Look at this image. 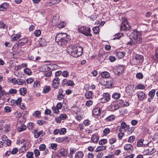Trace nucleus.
Segmentation results:
<instances>
[{
  "label": "nucleus",
  "mask_w": 158,
  "mask_h": 158,
  "mask_svg": "<svg viewBox=\"0 0 158 158\" xmlns=\"http://www.w3.org/2000/svg\"><path fill=\"white\" fill-rule=\"evenodd\" d=\"M70 36L65 33L58 34L55 37V40L60 46L65 45L70 40Z\"/></svg>",
  "instance_id": "obj_1"
},
{
  "label": "nucleus",
  "mask_w": 158,
  "mask_h": 158,
  "mask_svg": "<svg viewBox=\"0 0 158 158\" xmlns=\"http://www.w3.org/2000/svg\"><path fill=\"white\" fill-rule=\"evenodd\" d=\"M67 51L70 55L77 57L82 54L83 48L81 46L71 45L68 48Z\"/></svg>",
  "instance_id": "obj_2"
},
{
  "label": "nucleus",
  "mask_w": 158,
  "mask_h": 158,
  "mask_svg": "<svg viewBox=\"0 0 158 158\" xmlns=\"http://www.w3.org/2000/svg\"><path fill=\"white\" fill-rule=\"evenodd\" d=\"M131 37L134 41V43H140L142 38L140 33L136 30H134L131 34Z\"/></svg>",
  "instance_id": "obj_3"
},
{
  "label": "nucleus",
  "mask_w": 158,
  "mask_h": 158,
  "mask_svg": "<svg viewBox=\"0 0 158 158\" xmlns=\"http://www.w3.org/2000/svg\"><path fill=\"white\" fill-rule=\"evenodd\" d=\"M144 60L143 56L136 54L135 57L133 58L131 61V64L132 65L135 64H142Z\"/></svg>",
  "instance_id": "obj_4"
},
{
  "label": "nucleus",
  "mask_w": 158,
  "mask_h": 158,
  "mask_svg": "<svg viewBox=\"0 0 158 158\" xmlns=\"http://www.w3.org/2000/svg\"><path fill=\"white\" fill-rule=\"evenodd\" d=\"M78 31L80 32L83 34L85 36H91L92 35L90 34V28L87 27H81L78 28Z\"/></svg>",
  "instance_id": "obj_5"
},
{
  "label": "nucleus",
  "mask_w": 158,
  "mask_h": 158,
  "mask_svg": "<svg viewBox=\"0 0 158 158\" xmlns=\"http://www.w3.org/2000/svg\"><path fill=\"white\" fill-rule=\"evenodd\" d=\"M130 28V27L127 23V20H124L123 21L120 26L121 31H127Z\"/></svg>",
  "instance_id": "obj_6"
},
{
  "label": "nucleus",
  "mask_w": 158,
  "mask_h": 158,
  "mask_svg": "<svg viewBox=\"0 0 158 158\" xmlns=\"http://www.w3.org/2000/svg\"><path fill=\"white\" fill-rule=\"evenodd\" d=\"M110 99V95L108 93H105L103 94L102 97L101 98V102L102 103H105L109 101Z\"/></svg>",
  "instance_id": "obj_7"
},
{
  "label": "nucleus",
  "mask_w": 158,
  "mask_h": 158,
  "mask_svg": "<svg viewBox=\"0 0 158 158\" xmlns=\"http://www.w3.org/2000/svg\"><path fill=\"white\" fill-rule=\"evenodd\" d=\"M62 83L63 86L66 85L69 86H73L74 85L73 81L68 80L66 79H64L62 81Z\"/></svg>",
  "instance_id": "obj_8"
},
{
  "label": "nucleus",
  "mask_w": 158,
  "mask_h": 158,
  "mask_svg": "<svg viewBox=\"0 0 158 158\" xmlns=\"http://www.w3.org/2000/svg\"><path fill=\"white\" fill-rule=\"evenodd\" d=\"M67 154V152L66 149L61 148L59 150L57 153L56 156L59 157L65 156Z\"/></svg>",
  "instance_id": "obj_9"
},
{
  "label": "nucleus",
  "mask_w": 158,
  "mask_h": 158,
  "mask_svg": "<svg viewBox=\"0 0 158 158\" xmlns=\"http://www.w3.org/2000/svg\"><path fill=\"white\" fill-rule=\"evenodd\" d=\"M119 108V106L117 104H114V103H112L107 107L108 110L110 111H114Z\"/></svg>",
  "instance_id": "obj_10"
},
{
  "label": "nucleus",
  "mask_w": 158,
  "mask_h": 158,
  "mask_svg": "<svg viewBox=\"0 0 158 158\" xmlns=\"http://www.w3.org/2000/svg\"><path fill=\"white\" fill-rule=\"evenodd\" d=\"M67 118V115L66 114H61L59 116L57 117L55 119L56 121L58 123H60L62 120L65 119Z\"/></svg>",
  "instance_id": "obj_11"
},
{
  "label": "nucleus",
  "mask_w": 158,
  "mask_h": 158,
  "mask_svg": "<svg viewBox=\"0 0 158 158\" xmlns=\"http://www.w3.org/2000/svg\"><path fill=\"white\" fill-rule=\"evenodd\" d=\"M134 85H128L126 89V91L127 93L129 95L132 94V92L134 91Z\"/></svg>",
  "instance_id": "obj_12"
},
{
  "label": "nucleus",
  "mask_w": 158,
  "mask_h": 158,
  "mask_svg": "<svg viewBox=\"0 0 158 158\" xmlns=\"http://www.w3.org/2000/svg\"><path fill=\"white\" fill-rule=\"evenodd\" d=\"M59 81L58 80V78L56 77L52 81V87L55 89H56L58 88L59 86Z\"/></svg>",
  "instance_id": "obj_13"
},
{
  "label": "nucleus",
  "mask_w": 158,
  "mask_h": 158,
  "mask_svg": "<svg viewBox=\"0 0 158 158\" xmlns=\"http://www.w3.org/2000/svg\"><path fill=\"white\" fill-rule=\"evenodd\" d=\"M9 6V4L6 2H4L0 5V11H6Z\"/></svg>",
  "instance_id": "obj_14"
},
{
  "label": "nucleus",
  "mask_w": 158,
  "mask_h": 158,
  "mask_svg": "<svg viewBox=\"0 0 158 158\" xmlns=\"http://www.w3.org/2000/svg\"><path fill=\"white\" fill-rule=\"evenodd\" d=\"M124 66L123 65H120L117 68L116 70L118 75H120L124 71Z\"/></svg>",
  "instance_id": "obj_15"
},
{
  "label": "nucleus",
  "mask_w": 158,
  "mask_h": 158,
  "mask_svg": "<svg viewBox=\"0 0 158 158\" xmlns=\"http://www.w3.org/2000/svg\"><path fill=\"white\" fill-rule=\"evenodd\" d=\"M100 108L99 107L94 108L92 111V114L94 115L98 116L100 114Z\"/></svg>",
  "instance_id": "obj_16"
},
{
  "label": "nucleus",
  "mask_w": 158,
  "mask_h": 158,
  "mask_svg": "<svg viewBox=\"0 0 158 158\" xmlns=\"http://www.w3.org/2000/svg\"><path fill=\"white\" fill-rule=\"evenodd\" d=\"M138 98L141 100H143L145 98V94L143 92L139 91L137 92Z\"/></svg>",
  "instance_id": "obj_17"
},
{
  "label": "nucleus",
  "mask_w": 158,
  "mask_h": 158,
  "mask_svg": "<svg viewBox=\"0 0 158 158\" xmlns=\"http://www.w3.org/2000/svg\"><path fill=\"white\" fill-rule=\"evenodd\" d=\"M99 139V137L96 134H94L92 135L91 138V140L92 142L94 143H97Z\"/></svg>",
  "instance_id": "obj_18"
},
{
  "label": "nucleus",
  "mask_w": 158,
  "mask_h": 158,
  "mask_svg": "<svg viewBox=\"0 0 158 158\" xmlns=\"http://www.w3.org/2000/svg\"><path fill=\"white\" fill-rule=\"evenodd\" d=\"M124 148L125 150L128 151L129 152H130L132 151L133 147L131 144H127L125 145Z\"/></svg>",
  "instance_id": "obj_19"
},
{
  "label": "nucleus",
  "mask_w": 158,
  "mask_h": 158,
  "mask_svg": "<svg viewBox=\"0 0 158 158\" xmlns=\"http://www.w3.org/2000/svg\"><path fill=\"white\" fill-rule=\"evenodd\" d=\"M28 40L27 38H23L18 42L20 46L23 45L28 42Z\"/></svg>",
  "instance_id": "obj_20"
},
{
  "label": "nucleus",
  "mask_w": 158,
  "mask_h": 158,
  "mask_svg": "<svg viewBox=\"0 0 158 158\" xmlns=\"http://www.w3.org/2000/svg\"><path fill=\"white\" fill-rule=\"evenodd\" d=\"M19 92L21 95L24 96L27 93V90L25 88L23 87L20 89Z\"/></svg>",
  "instance_id": "obj_21"
},
{
  "label": "nucleus",
  "mask_w": 158,
  "mask_h": 158,
  "mask_svg": "<svg viewBox=\"0 0 158 158\" xmlns=\"http://www.w3.org/2000/svg\"><path fill=\"white\" fill-rule=\"evenodd\" d=\"M84 154L83 152L81 151L77 152L75 155V158H82Z\"/></svg>",
  "instance_id": "obj_22"
},
{
  "label": "nucleus",
  "mask_w": 158,
  "mask_h": 158,
  "mask_svg": "<svg viewBox=\"0 0 158 158\" xmlns=\"http://www.w3.org/2000/svg\"><path fill=\"white\" fill-rule=\"evenodd\" d=\"M67 139V136H65L64 137H58L56 139V141L57 143H61L66 140Z\"/></svg>",
  "instance_id": "obj_23"
},
{
  "label": "nucleus",
  "mask_w": 158,
  "mask_h": 158,
  "mask_svg": "<svg viewBox=\"0 0 158 158\" xmlns=\"http://www.w3.org/2000/svg\"><path fill=\"white\" fill-rule=\"evenodd\" d=\"M92 93L91 91H88L87 92L85 95V98L87 99H89L92 98Z\"/></svg>",
  "instance_id": "obj_24"
},
{
  "label": "nucleus",
  "mask_w": 158,
  "mask_h": 158,
  "mask_svg": "<svg viewBox=\"0 0 158 158\" xmlns=\"http://www.w3.org/2000/svg\"><path fill=\"white\" fill-rule=\"evenodd\" d=\"M106 83L104 85L111 86L113 85V79L111 78H108V80L106 81Z\"/></svg>",
  "instance_id": "obj_25"
},
{
  "label": "nucleus",
  "mask_w": 158,
  "mask_h": 158,
  "mask_svg": "<svg viewBox=\"0 0 158 158\" xmlns=\"http://www.w3.org/2000/svg\"><path fill=\"white\" fill-rule=\"evenodd\" d=\"M45 133L44 132L43 130H41L38 132L37 134H35L34 135V137L36 138H37L40 136L41 135H42V136H43L44 135H45Z\"/></svg>",
  "instance_id": "obj_26"
},
{
  "label": "nucleus",
  "mask_w": 158,
  "mask_h": 158,
  "mask_svg": "<svg viewBox=\"0 0 158 158\" xmlns=\"http://www.w3.org/2000/svg\"><path fill=\"white\" fill-rule=\"evenodd\" d=\"M146 111L147 113H152L154 112V107L152 106H148L146 108Z\"/></svg>",
  "instance_id": "obj_27"
},
{
  "label": "nucleus",
  "mask_w": 158,
  "mask_h": 158,
  "mask_svg": "<svg viewBox=\"0 0 158 158\" xmlns=\"http://www.w3.org/2000/svg\"><path fill=\"white\" fill-rule=\"evenodd\" d=\"M101 76L103 78H107L109 77L110 74L107 72H104L101 73Z\"/></svg>",
  "instance_id": "obj_28"
},
{
  "label": "nucleus",
  "mask_w": 158,
  "mask_h": 158,
  "mask_svg": "<svg viewBox=\"0 0 158 158\" xmlns=\"http://www.w3.org/2000/svg\"><path fill=\"white\" fill-rule=\"evenodd\" d=\"M51 90L50 86H44L43 93H48Z\"/></svg>",
  "instance_id": "obj_29"
},
{
  "label": "nucleus",
  "mask_w": 158,
  "mask_h": 158,
  "mask_svg": "<svg viewBox=\"0 0 158 158\" xmlns=\"http://www.w3.org/2000/svg\"><path fill=\"white\" fill-rule=\"evenodd\" d=\"M106 147L105 146H98L97 147V149H96L95 152H98L103 151L106 149Z\"/></svg>",
  "instance_id": "obj_30"
},
{
  "label": "nucleus",
  "mask_w": 158,
  "mask_h": 158,
  "mask_svg": "<svg viewBox=\"0 0 158 158\" xmlns=\"http://www.w3.org/2000/svg\"><path fill=\"white\" fill-rule=\"evenodd\" d=\"M26 129V126L25 125H22L18 128L17 130L19 132H21L25 130Z\"/></svg>",
  "instance_id": "obj_31"
},
{
  "label": "nucleus",
  "mask_w": 158,
  "mask_h": 158,
  "mask_svg": "<svg viewBox=\"0 0 158 158\" xmlns=\"http://www.w3.org/2000/svg\"><path fill=\"white\" fill-rule=\"evenodd\" d=\"M25 83V81L24 80L21 78H19L17 79L16 84L19 85H22Z\"/></svg>",
  "instance_id": "obj_32"
},
{
  "label": "nucleus",
  "mask_w": 158,
  "mask_h": 158,
  "mask_svg": "<svg viewBox=\"0 0 158 158\" xmlns=\"http://www.w3.org/2000/svg\"><path fill=\"white\" fill-rule=\"evenodd\" d=\"M24 72L28 75H30L31 74V70L28 68H25L23 70Z\"/></svg>",
  "instance_id": "obj_33"
},
{
  "label": "nucleus",
  "mask_w": 158,
  "mask_h": 158,
  "mask_svg": "<svg viewBox=\"0 0 158 158\" xmlns=\"http://www.w3.org/2000/svg\"><path fill=\"white\" fill-rule=\"evenodd\" d=\"M120 96V94L119 93H115L112 95V97L115 99H118Z\"/></svg>",
  "instance_id": "obj_34"
},
{
  "label": "nucleus",
  "mask_w": 158,
  "mask_h": 158,
  "mask_svg": "<svg viewBox=\"0 0 158 158\" xmlns=\"http://www.w3.org/2000/svg\"><path fill=\"white\" fill-rule=\"evenodd\" d=\"M122 35L123 34L122 33H117L114 36V37L113 38V40H114L119 39Z\"/></svg>",
  "instance_id": "obj_35"
},
{
  "label": "nucleus",
  "mask_w": 158,
  "mask_h": 158,
  "mask_svg": "<svg viewBox=\"0 0 158 158\" xmlns=\"http://www.w3.org/2000/svg\"><path fill=\"white\" fill-rule=\"evenodd\" d=\"M20 36L18 34H14L12 36L11 38L12 40L13 41H17L19 37Z\"/></svg>",
  "instance_id": "obj_36"
},
{
  "label": "nucleus",
  "mask_w": 158,
  "mask_h": 158,
  "mask_svg": "<svg viewBox=\"0 0 158 158\" xmlns=\"http://www.w3.org/2000/svg\"><path fill=\"white\" fill-rule=\"evenodd\" d=\"M115 118V116L113 115H111L105 119L106 121H110L114 119Z\"/></svg>",
  "instance_id": "obj_37"
},
{
  "label": "nucleus",
  "mask_w": 158,
  "mask_h": 158,
  "mask_svg": "<svg viewBox=\"0 0 158 158\" xmlns=\"http://www.w3.org/2000/svg\"><path fill=\"white\" fill-rule=\"evenodd\" d=\"M64 95L63 94L60 92H59L57 96V99L59 100H61L62 99L64 98Z\"/></svg>",
  "instance_id": "obj_38"
},
{
  "label": "nucleus",
  "mask_w": 158,
  "mask_h": 158,
  "mask_svg": "<svg viewBox=\"0 0 158 158\" xmlns=\"http://www.w3.org/2000/svg\"><path fill=\"white\" fill-rule=\"evenodd\" d=\"M156 91L154 89H152L149 93L148 95L151 98H153L155 94Z\"/></svg>",
  "instance_id": "obj_39"
},
{
  "label": "nucleus",
  "mask_w": 158,
  "mask_h": 158,
  "mask_svg": "<svg viewBox=\"0 0 158 158\" xmlns=\"http://www.w3.org/2000/svg\"><path fill=\"white\" fill-rule=\"evenodd\" d=\"M40 46L43 47L46 45L47 44L46 41L44 39H41L40 42Z\"/></svg>",
  "instance_id": "obj_40"
},
{
  "label": "nucleus",
  "mask_w": 158,
  "mask_h": 158,
  "mask_svg": "<svg viewBox=\"0 0 158 158\" xmlns=\"http://www.w3.org/2000/svg\"><path fill=\"white\" fill-rule=\"evenodd\" d=\"M93 31L94 33L98 34L99 32V28L98 27H95L93 28Z\"/></svg>",
  "instance_id": "obj_41"
},
{
  "label": "nucleus",
  "mask_w": 158,
  "mask_h": 158,
  "mask_svg": "<svg viewBox=\"0 0 158 158\" xmlns=\"http://www.w3.org/2000/svg\"><path fill=\"white\" fill-rule=\"evenodd\" d=\"M34 154L32 152H28L26 155L27 158H34Z\"/></svg>",
  "instance_id": "obj_42"
},
{
  "label": "nucleus",
  "mask_w": 158,
  "mask_h": 158,
  "mask_svg": "<svg viewBox=\"0 0 158 158\" xmlns=\"http://www.w3.org/2000/svg\"><path fill=\"white\" fill-rule=\"evenodd\" d=\"M10 130V125L8 124L6 125L5 127V131L6 132H8Z\"/></svg>",
  "instance_id": "obj_43"
},
{
  "label": "nucleus",
  "mask_w": 158,
  "mask_h": 158,
  "mask_svg": "<svg viewBox=\"0 0 158 158\" xmlns=\"http://www.w3.org/2000/svg\"><path fill=\"white\" fill-rule=\"evenodd\" d=\"M5 111L6 113H9L12 110V108L8 106H6L4 107Z\"/></svg>",
  "instance_id": "obj_44"
},
{
  "label": "nucleus",
  "mask_w": 158,
  "mask_h": 158,
  "mask_svg": "<svg viewBox=\"0 0 158 158\" xmlns=\"http://www.w3.org/2000/svg\"><path fill=\"white\" fill-rule=\"evenodd\" d=\"M46 148V145L44 144H42L40 145L39 149L41 151H44L45 149Z\"/></svg>",
  "instance_id": "obj_45"
},
{
  "label": "nucleus",
  "mask_w": 158,
  "mask_h": 158,
  "mask_svg": "<svg viewBox=\"0 0 158 158\" xmlns=\"http://www.w3.org/2000/svg\"><path fill=\"white\" fill-rule=\"evenodd\" d=\"M136 88L138 89H145V86L141 84L137 85L136 86Z\"/></svg>",
  "instance_id": "obj_46"
},
{
  "label": "nucleus",
  "mask_w": 158,
  "mask_h": 158,
  "mask_svg": "<svg viewBox=\"0 0 158 158\" xmlns=\"http://www.w3.org/2000/svg\"><path fill=\"white\" fill-rule=\"evenodd\" d=\"M143 139H140L138 141L137 145L138 147H141L143 144Z\"/></svg>",
  "instance_id": "obj_47"
},
{
  "label": "nucleus",
  "mask_w": 158,
  "mask_h": 158,
  "mask_svg": "<svg viewBox=\"0 0 158 158\" xmlns=\"http://www.w3.org/2000/svg\"><path fill=\"white\" fill-rule=\"evenodd\" d=\"M28 145L27 146V145L25 144H24L21 147V149L22 151L23 152L27 151L28 149Z\"/></svg>",
  "instance_id": "obj_48"
},
{
  "label": "nucleus",
  "mask_w": 158,
  "mask_h": 158,
  "mask_svg": "<svg viewBox=\"0 0 158 158\" xmlns=\"http://www.w3.org/2000/svg\"><path fill=\"white\" fill-rule=\"evenodd\" d=\"M124 56V54L122 52H119L117 53V56L120 59L123 58Z\"/></svg>",
  "instance_id": "obj_49"
},
{
  "label": "nucleus",
  "mask_w": 158,
  "mask_h": 158,
  "mask_svg": "<svg viewBox=\"0 0 158 158\" xmlns=\"http://www.w3.org/2000/svg\"><path fill=\"white\" fill-rule=\"evenodd\" d=\"M34 124L32 122H30L27 124V127L28 129H31L34 127Z\"/></svg>",
  "instance_id": "obj_50"
},
{
  "label": "nucleus",
  "mask_w": 158,
  "mask_h": 158,
  "mask_svg": "<svg viewBox=\"0 0 158 158\" xmlns=\"http://www.w3.org/2000/svg\"><path fill=\"white\" fill-rule=\"evenodd\" d=\"M66 132V129L65 128H62L60 130V135H64Z\"/></svg>",
  "instance_id": "obj_51"
},
{
  "label": "nucleus",
  "mask_w": 158,
  "mask_h": 158,
  "mask_svg": "<svg viewBox=\"0 0 158 158\" xmlns=\"http://www.w3.org/2000/svg\"><path fill=\"white\" fill-rule=\"evenodd\" d=\"M136 77L137 78L142 79L143 77V75L142 73L139 72L136 74Z\"/></svg>",
  "instance_id": "obj_52"
},
{
  "label": "nucleus",
  "mask_w": 158,
  "mask_h": 158,
  "mask_svg": "<svg viewBox=\"0 0 158 158\" xmlns=\"http://www.w3.org/2000/svg\"><path fill=\"white\" fill-rule=\"evenodd\" d=\"M110 129L108 128H106L103 131V134L104 135H106L110 132Z\"/></svg>",
  "instance_id": "obj_53"
},
{
  "label": "nucleus",
  "mask_w": 158,
  "mask_h": 158,
  "mask_svg": "<svg viewBox=\"0 0 158 158\" xmlns=\"http://www.w3.org/2000/svg\"><path fill=\"white\" fill-rule=\"evenodd\" d=\"M107 139H103L100 140L99 142V144L100 145H103L106 143L107 142Z\"/></svg>",
  "instance_id": "obj_54"
},
{
  "label": "nucleus",
  "mask_w": 158,
  "mask_h": 158,
  "mask_svg": "<svg viewBox=\"0 0 158 158\" xmlns=\"http://www.w3.org/2000/svg\"><path fill=\"white\" fill-rule=\"evenodd\" d=\"M120 126L123 129H125L126 128H128L129 126L127 125L126 123L123 122L121 124Z\"/></svg>",
  "instance_id": "obj_55"
},
{
  "label": "nucleus",
  "mask_w": 158,
  "mask_h": 158,
  "mask_svg": "<svg viewBox=\"0 0 158 158\" xmlns=\"http://www.w3.org/2000/svg\"><path fill=\"white\" fill-rule=\"evenodd\" d=\"M52 110L54 113L57 114L59 112V110L55 106L52 107Z\"/></svg>",
  "instance_id": "obj_56"
},
{
  "label": "nucleus",
  "mask_w": 158,
  "mask_h": 158,
  "mask_svg": "<svg viewBox=\"0 0 158 158\" xmlns=\"http://www.w3.org/2000/svg\"><path fill=\"white\" fill-rule=\"evenodd\" d=\"M135 137L134 136H131L129 138L128 140V142L130 143H132L135 140Z\"/></svg>",
  "instance_id": "obj_57"
},
{
  "label": "nucleus",
  "mask_w": 158,
  "mask_h": 158,
  "mask_svg": "<svg viewBox=\"0 0 158 158\" xmlns=\"http://www.w3.org/2000/svg\"><path fill=\"white\" fill-rule=\"evenodd\" d=\"M40 115V112L39 110H37L33 114V115L35 117H38Z\"/></svg>",
  "instance_id": "obj_58"
},
{
  "label": "nucleus",
  "mask_w": 158,
  "mask_h": 158,
  "mask_svg": "<svg viewBox=\"0 0 158 158\" xmlns=\"http://www.w3.org/2000/svg\"><path fill=\"white\" fill-rule=\"evenodd\" d=\"M116 141V139L115 138H111L109 139V142L111 144L115 143Z\"/></svg>",
  "instance_id": "obj_59"
},
{
  "label": "nucleus",
  "mask_w": 158,
  "mask_h": 158,
  "mask_svg": "<svg viewBox=\"0 0 158 158\" xmlns=\"http://www.w3.org/2000/svg\"><path fill=\"white\" fill-rule=\"evenodd\" d=\"M19 46H20V45H19V43H18V44H15L12 48V50L14 51L17 50L18 49V47Z\"/></svg>",
  "instance_id": "obj_60"
},
{
  "label": "nucleus",
  "mask_w": 158,
  "mask_h": 158,
  "mask_svg": "<svg viewBox=\"0 0 158 158\" xmlns=\"http://www.w3.org/2000/svg\"><path fill=\"white\" fill-rule=\"evenodd\" d=\"M62 75L64 77H67L69 76V73L67 71H64L62 73Z\"/></svg>",
  "instance_id": "obj_61"
},
{
  "label": "nucleus",
  "mask_w": 158,
  "mask_h": 158,
  "mask_svg": "<svg viewBox=\"0 0 158 158\" xmlns=\"http://www.w3.org/2000/svg\"><path fill=\"white\" fill-rule=\"evenodd\" d=\"M41 31L39 30H35L34 32L35 35L36 36H38L41 34Z\"/></svg>",
  "instance_id": "obj_62"
},
{
  "label": "nucleus",
  "mask_w": 158,
  "mask_h": 158,
  "mask_svg": "<svg viewBox=\"0 0 158 158\" xmlns=\"http://www.w3.org/2000/svg\"><path fill=\"white\" fill-rule=\"evenodd\" d=\"M40 85V82L39 81H36L34 82L33 86L35 87H36Z\"/></svg>",
  "instance_id": "obj_63"
},
{
  "label": "nucleus",
  "mask_w": 158,
  "mask_h": 158,
  "mask_svg": "<svg viewBox=\"0 0 158 158\" xmlns=\"http://www.w3.org/2000/svg\"><path fill=\"white\" fill-rule=\"evenodd\" d=\"M153 57L155 59L158 58V48L156 50Z\"/></svg>",
  "instance_id": "obj_64"
}]
</instances>
